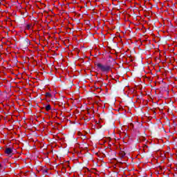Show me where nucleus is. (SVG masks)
Returning <instances> with one entry per match:
<instances>
[{
  "label": "nucleus",
  "instance_id": "7ed1b4c3",
  "mask_svg": "<svg viewBox=\"0 0 177 177\" xmlns=\"http://www.w3.org/2000/svg\"><path fill=\"white\" fill-rule=\"evenodd\" d=\"M45 109L46 111H50V110H52V106H50V104H48L46 106Z\"/></svg>",
  "mask_w": 177,
  "mask_h": 177
},
{
  "label": "nucleus",
  "instance_id": "0eeeda50",
  "mask_svg": "<svg viewBox=\"0 0 177 177\" xmlns=\"http://www.w3.org/2000/svg\"><path fill=\"white\" fill-rule=\"evenodd\" d=\"M130 127H131V128H133V123H131V124H130Z\"/></svg>",
  "mask_w": 177,
  "mask_h": 177
},
{
  "label": "nucleus",
  "instance_id": "20e7f679",
  "mask_svg": "<svg viewBox=\"0 0 177 177\" xmlns=\"http://www.w3.org/2000/svg\"><path fill=\"white\" fill-rule=\"evenodd\" d=\"M46 97H48V98H50L52 97V94H50V93H46Z\"/></svg>",
  "mask_w": 177,
  "mask_h": 177
},
{
  "label": "nucleus",
  "instance_id": "f03ea898",
  "mask_svg": "<svg viewBox=\"0 0 177 177\" xmlns=\"http://www.w3.org/2000/svg\"><path fill=\"white\" fill-rule=\"evenodd\" d=\"M6 154H8V156H10L13 153V149L12 148H6L5 150Z\"/></svg>",
  "mask_w": 177,
  "mask_h": 177
},
{
  "label": "nucleus",
  "instance_id": "1a4fd4ad",
  "mask_svg": "<svg viewBox=\"0 0 177 177\" xmlns=\"http://www.w3.org/2000/svg\"><path fill=\"white\" fill-rule=\"evenodd\" d=\"M27 27H28V28H30V25H28Z\"/></svg>",
  "mask_w": 177,
  "mask_h": 177
},
{
  "label": "nucleus",
  "instance_id": "6e6552de",
  "mask_svg": "<svg viewBox=\"0 0 177 177\" xmlns=\"http://www.w3.org/2000/svg\"><path fill=\"white\" fill-rule=\"evenodd\" d=\"M0 169H2V164L0 163Z\"/></svg>",
  "mask_w": 177,
  "mask_h": 177
},
{
  "label": "nucleus",
  "instance_id": "f257e3e1",
  "mask_svg": "<svg viewBox=\"0 0 177 177\" xmlns=\"http://www.w3.org/2000/svg\"><path fill=\"white\" fill-rule=\"evenodd\" d=\"M95 66L98 71L104 73V74H109V73L111 71V67L109 65H104L102 63H97Z\"/></svg>",
  "mask_w": 177,
  "mask_h": 177
},
{
  "label": "nucleus",
  "instance_id": "39448f33",
  "mask_svg": "<svg viewBox=\"0 0 177 177\" xmlns=\"http://www.w3.org/2000/svg\"><path fill=\"white\" fill-rule=\"evenodd\" d=\"M120 156H121L122 157H125V152L124 151H120Z\"/></svg>",
  "mask_w": 177,
  "mask_h": 177
},
{
  "label": "nucleus",
  "instance_id": "423d86ee",
  "mask_svg": "<svg viewBox=\"0 0 177 177\" xmlns=\"http://www.w3.org/2000/svg\"><path fill=\"white\" fill-rule=\"evenodd\" d=\"M77 135H79V136H82V133L78 132V133H77Z\"/></svg>",
  "mask_w": 177,
  "mask_h": 177
}]
</instances>
